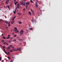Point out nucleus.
I'll return each instance as SVG.
<instances>
[{
    "label": "nucleus",
    "instance_id": "nucleus-1",
    "mask_svg": "<svg viewBox=\"0 0 62 62\" xmlns=\"http://www.w3.org/2000/svg\"><path fill=\"white\" fill-rule=\"evenodd\" d=\"M23 32H24L22 30L20 31V34L21 35H23Z\"/></svg>",
    "mask_w": 62,
    "mask_h": 62
},
{
    "label": "nucleus",
    "instance_id": "nucleus-2",
    "mask_svg": "<svg viewBox=\"0 0 62 62\" xmlns=\"http://www.w3.org/2000/svg\"><path fill=\"white\" fill-rule=\"evenodd\" d=\"M9 1H10V0H7L6 1V2L5 3V5H6L7 4H8V3H9Z\"/></svg>",
    "mask_w": 62,
    "mask_h": 62
},
{
    "label": "nucleus",
    "instance_id": "nucleus-3",
    "mask_svg": "<svg viewBox=\"0 0 62 62\" xmlns=\"http://www.w3.org/2000/svg\"><path fill=\"white\" fill-rule=\"evenodd\" d=\"M14 31H15L16 33H19V31H18V30H14Z\"/></svg>",
    "mask_w": 62,
    "mask_h": 62
},
{
    "label": "nucleus",
    "instance_id": "nucleus-4",
    "mask_svg": "<svg viewBox=\"0 0 62 62\" xmlns=\"http://www.w3.org/2000/svg\"><path fill=\"white\" fill-rule=\"evenodd\" d=\"M19 7H20V4H19V3H17V8H19Z\"/></svg>",
    "mask_w": 62,
    "mask_h": 62
},
{
    "label": "nucleus",
    "instance_id": "nucleus-5",
    "mask_svg": "<svg viewBox=\"0 0 62 62\" xmlns=\"http://www.w3.org/2000/svg\"><path fill=\"white\" fill-rule=\"evenodd\" d=\"M5 46H3V49H4V51H5V52L6 54H8V53H7L6 51H5Z\"/></svg>",
    "mask_w": 62,
    "mask_h": 62
},
{
    "label": "nucleus",
    "instance_id": "nucleus-6",
    "mask_svg": "<svg viewBox=\"0 0 62 62\" xmlns=\"http://www.w3.org/2000/svg\"><path fill=\"white\" fill-rule=\"evenodd\" d=\"M38 3H35V6L36 7H38Z\"/></svg>",
    "mask_w": 62,
    "mask_h": 62
},
{
    "label": "nucleus",
    "instance_id": "nucleus-7",
    "mask_svg": "<svg viewBox=\"0 0 62 62\" xmlns=\"http://www.w3.org/2000/svg\"><path fill=\"white\" fill-rule=\"evenodd\" d=\"M17 51H21V49L20 48L18 49H17Z\"/></svg>",
    "mask_w": 62,
    "mask_h": 62
},
{
    "label": "nucleus",
    "instance_id": "nucleus-8",
    "mask_svg": "<svg viewBox=\"0 0 62 62\" xmlns=\"http://www.w3.org/2000/svg\"><path fill=\"white\" fill-rule=\"evenodd\" d=\"M9 46L10 47H11V48H14V47H13L12 45Z\"/></svg>",
    "mask_w": 62,
    "mask_h": 62
},
{
    "label": "nucleus",
    "instance_id": "nucleus-9",
    "mask_svg": "<svg viewBox=\"0 0 62 62\" xmlns=\"http://www.w3.org/2000/svg\"><path fill=\"white\" fill-rule=\"evenodd\" d=\"M17 13L18 14V15H19V16H20V15H21V13H18V12Z\"/></svg>",
    "mask_w": 62,
    "mask_h": 62
},
{
    "label": "nucleus",
    "instance_id": "nucleus-10",
    "mask_svg": "<svg viewBox=\"0 0 62 62\" xmlns=\"http://www.w3.org/2000/svg\"><path fill=\"white\" fill-rule=\"evenodd\" d=\"M14 21H13L12 22H11V23L12 24H13V23H14Z\"/></svg>",
    "mask_w": 62,
    "mask_h": 62
},
{
    "label": "nucleus",
    "instance_id": "nucleus-11",
    "mask_svg": "<svg viewBox=\"0 0 62 62\" xmlns=\"http://www.w3.org/2000/svg\"><path fill=\"white\" fill-rule=\"evenodd\" d=\"M18 22L19 23H20V24H22V22L18 21Z\"/></svg>",
    "mask_w": 62,
    "mask_h": 62
},
{
    "label": "nucleus",
    "instance_id": "nucleus-12",
    "mask_svg": "<svg viewBox=\"0 0 62 62\" xmlns=\"http://www.w3.org/2000/svg\"><path fill=\"white\" fill-rule=\"evenodd\" d=\"M29 14H30V15H31V13L30 12H29L28 13Z\"/></svg>",
    "mask_w": 62,
    "mask_h": 62
},
{
    "label": "nucleus",
    "instance_id": "nucleus-13",
    "mask_svg": "<svg viewBox=\"0 0 62 62\" xmlns=\"http://www.w3.org/2000/svg\"><path fill=\"white\" fill-rule=\"evenodd\" d=\"M18 3V2L17 1V2H16L15 3V4L16 6V4H17V3Z\"/></svg>",
    "mask_w": 62,
    "mask_h": 62
},
{
    "label": "nucleus",
    "instance_id": "nucleus-14",
    "mask_svg": "<svg viewBox=\"0 0 62 62\" xmlns=\"http://www.w3.org/2000/svg\"><path fill=\"white\" fill-rule=\"evenodd\" d=\"M16 13V10H15L14 12V14H15V13Z\"/></svg>",
    "mask_w": 62,
    "mask_h": 62
},
{
    "label": "nucleus",
    "instance_id": "nucleus-15",
    "mask_svg": "<svg viewBox=\"0 0 62 62\" xmlns=\"http://www.w3.org/2000/svg\"><path fill=\"white\" fill-rule=\"evenodd\" d=\"M26 4H27V5H29V2H28V3L26 2Z\"/></svg>",
    "mask_w": 62,
    "mask_h": 62
},
{
    "label": "nucleus",
    "instance_id": "nucleus-16",
    "mask_svg": "<svg viewBox=\"0 0 62 62\" xmlns=\"http://www.w3.org/2000/svg\"><path fill=\"white\" fill-rule=\"evenodd\" d=\"M19 40L20 41H23V40L22 39H20Z\"/></svg>",
    "mask_w": 62,
    "mask_h": 62
},
{
    "label": "nucleus",
    "instance_id": "nucleus-17",
    "mask_svg": "<svg viewBox=\"0 0 62 62\" xmlns=\"http://www.w3.org/2000/svg\"><path fill=\"white\" fill-rule=\"evenodd\" d=\"M4 22H5V23H8V21H4Z\"/></svg>",
    "mask_w": 62,
    "mask_h": 62
},
{
    "label": "nucleus",
    "instance_id": "nucleus-18",
    "mask_svg": "<svg viewBox=\"0 0 62 62\" xmlns=\"http://www.w3.org/2000/svg\"><path fill=\"white\" fill-rule=\"evenodd\" d=\"M7 7H8V9H9V10H10V9H9V6L8 5L7 6Z\"/></svg>",
    "mask_w": 62,
    "mask_h": 62
},
{
    "label": "nucleus",
    "instance_id": "nucleus-19",
    "mask_svg": "<svg viewBox=\"0 0 62 62\" xmlns=\"http://www.w3.org/2000/svg\"><path fill=\"white\" fill-rule=\"evenodd\" d=\"M21 4L22 5H23V2H21Z\"/></svg>",
    "mask_w": 62,
    "mask_h": 62
},
{
    "label": "nucleus",
    "instance_id": "nucleus-20",
    "mask_svg": "<svg viewBox=\"0 0 62 62\" xmlns=\"http://www.w3.org/2000/svg\"><path fill=\"white\" fill-rule=\"evenodd\" d=\"M23 6H25V3L24 2L23 3Z\"/></svg>",
    "mask_w": 62,
    "mask_h": 62
},
{
    "label": "nucleus",
    "instance_id": "nucleus-21",
    "mask_svg": "<svg viewBox=\"0 0 62 62\" xmlns=\"http://www.w3.org/2000/svg\"><path fill=\"white\" fill-rule=\"evenodd\" d=\"M10 47H8V49H10Z\"/></svg>",
    "mask_w": 62,
    "mask_h": 62
},
{
    "label": "nucleus",
    "instance_id": "nucleus-22",
    "mask_svg": "<svg viewBox=\"0 0 62 62\" xmlns=\"http://www.w3.org/2000/svg\"><path fill=\"white\" fill-rule=\"evenodd\" d=\"M9 52H13V50H10L9 51Z\"/></svg>",
    "mask_w": 62,
    "mask_h": 62
},
{
    "label": "nucleus",
    "instance_id": "nucleus-23",
    "mask_svg": "<svg viewBox=\"0 0 62 62\" xmlns=\"http://www.w3.org/2000/svg\"><path fill=\"white\" fill-rule=\"evenodd\" d=\"M30 1H31V3H33V1H32V0H31Z\"/></svg>",
    "mask_w": 62,
    "mask_h": 62
},
{
    "label": "nucleus",
    "instance_id": "nucleus-24",
    "mask_svg": "<svg viewBox=\"0 0 62 62\" xmlns=\"http://www.w3.org/2000/svg\"><path fill=\"white\" fill-rule=\"evenodd\" d=\"M31 10L32 11V12H33V10L32 9V8H31Z\"/></svg>",
    "mask_w": 62,
    "mask_h": 62
},
{
    "label": "nucleus",
    "instance_id": "nucleus-25",
    "mask_svg": "<svg viewBox=\"0 0 62 62\" xmlns=\"http://www.w3.org/2000/svg\"><path fill=\"white\" fill-rule=\"evenodd\" d=\"M8 26H9V27L10 26H11L10 25V24H8Z\"/></svg>",
    "mask_w": 62,
    "mask_h": 62
},
{
    "label": "nucleus",
    "instance_id": "nucleus-26",
    "mask_svg": "<svg viewBox=\"0 0 62 62\" xmlns=\"http://www.w3.org/2000/svg\"><path fill=\"white\" fill-rule=\"evenodd\" d=\"M15 18H16V16H15L13 18V19H15Z\"/></svg>",
    "mask_w": 62,
    "mask_h": 62
},
{
    "label": "nucleus",
    "instance_id": "nucleus-27",
    "mask_svg": "<svg viewBox=\"0 0 62 62\" xmlns=\"http://www.w3.org/2000/svg\"><path fill=\"white\" fill-rule=\"evenodd\" d=\"M1 59H2V57H0V61L1 60Z\"/></svg>",
    "mask_w": 62,
    "mask_h": 62
},
{
    "label": "nucleus",
    "instance_id": "nucleus-28",
    "mask_svg": "<svg viewBox=\"0 0 62 62\" xmlns=\"http://www.w3.org/2000/svg\"><path fill=\"white\" fill-rule=\"evenodd\" d=\"M32 14H33V15H34V12L33 11V12H32Z\"/></svg>",
    "mask_w": 62,
    "mask_h": 62
},
{
    "label": "nucleus",
    "instance_id": "nucleus-29",
    "mask_svg": "<svg viewBox=\"0 0 62 62\" xmlns=\"http://www.w3.org/2000/svg\"><path fill=\"white\" fill-rule=\"evenodd\" d=\"M29 31H28V30H27L26 31V33H28V32H29Z\"/></svg>",
    "mask_w": 62,
    "mask_h": 62
},
{
    "label": "nucleus",
    "instance_id": "nucleus-30",
    "mask_svg": "<svg viewBox=\"0 0 62 62\" xmlns=\"http://www.w3.org/2000/svg\"><path fill=\"white\" fill-rule=\"evenodd\" d=\"M30 30H33V29H32V28H31L30 29Z\"/></svg>",
    "mask_w": 62,
    "mask_h": 62
},
{
    "label": "nucleus",
    "instance_id": "nucleus-31",
    "mask_svg": "<svg viewBox=\"0 0 62 62\" xmlns=\"http://www.w3.org/2000/svg\"><path fill=\"white\" fill-rule=\"evenodd\" d=\"M12 41H11V40H10L9 41V43H10V42H11Z\"/></svg>",
    "mask_w": 62,
    "mask_h": 62
},
{
    "label": "nucleus",
    "instance_id": "nucleus-32",
    "mask_svg": "<svg viewBox=\"0 0 62 62\" xmlns=\"http://www.w3.org/2000/svg\"><path fill=\"white\" fill-rule=\"evenodd\" d=\"M9 38H10V37H7V39H9Z\"/></svg>",
    "mask_w": 62,
    "mask_h": 62
},
{
    "label": "nucleus",
    "instance_id": "nucleus-33",
    "mask_svg": "<svg viewBox=\"0 0 62 62\" xmlns=\"http://www.w3.org/2000/svg\"><path fill=\"white\" fill-rule=\"evenodd\" d=\"M25 8H24L23 9V11L24 12V10H25Z\"/></svg>",
    "mask_w": 62,
    "mask_h": 62
},
{
    "label": "nucleus",
    "instance_id": "nucleus-34",
    "mask_svg": "<svg viewBox=\"0 0 62 62\" xmlns=\"http://www.w3.org/2000/svg\"><path fill=\"white\" fill-rule=\"evenodd\" d=\"M13 51H17V49H15L13 50Z\"/></svg>",
    "mask_w": 62,
    "mask_h": 62
},
{
    "label": "nucleus",
    "instance_id": "nucleus-35",
    "mask_svg": "<svg viewBox=\"0 0 62 62\" xmlns=\"http://www.w3.org/2000/svg\"><path fill=\"white\" fill-rule=\"evenodd\" d=\"M14 36L15 37H17V35H14Z\"/></svg>",
    "mask_w": 62,
    "mask_h": 62
},
{
    "label": "nucleus",
    "instance_id": "nucleus-36",
    "mask_svg": "<svg viewBox=\"0 0 62 62\" xmlns=\"http://www.w3.org/2000/svg\"><path fill=\"white\" fill-rule=\"evenodd\" d=\"M3 38L4 39H6V37H3Z\"/></svg>",
    "mask_w": 62,
    "mask_h": 62
},
{
    "label": "nucleus",
    "instance_id": "nucleus-37",
    "mask_svg": "<svg viewBox=\"0 0 62 62\" xmlns=\"http://www.w3.org/2000/svg\"><path fill=\"white\" fill-rule=\"evenodd\" d=\"M14 29H17V28H15Z\"/></svg>",
    "mask_w": 62,
    "mask_h": 62
},
{
    "label": "nucleus",
    "instance_id": "nucleus-38",
    "mask_svg": "<svg viewBox=\"0 0 62 62\" xmlns=\"http://www.w3.org/2000/svg\"><path fill=\"white\" fill-rule=\"evenodd\" d=\"M1 41L2 42H4V40H2Z\"/></svg>",
    "mask_w": 62,
    "mask_h": 62
},
{
    "label": "nucleus",
    "instance_id": "nucleus-39",
    "mask_svg": "<svg viewBox=\"0 0 62 62\" xmlns=\"http://www.w3.org/2000/svg\"><path fill=\"white\" fill-rule=\"evenodd\" d=\"M12 20H13V21H14V19H13V18Z\"/></svg>",
    "mask_w": 62,
    "mask_h": 62
},
{
    "label": "nucleus",
    "instance_id": "nucleus-40",
    "mask_svg": "<svg viewBox=\"0 0 62 62\" xmlns=\"http://www.w3.org/2000/svg\"><path fill=\"white\" fill-rule=\"evenodd\" d=\"M32 22H34V21H33V20H32Z\"/></svg>",
    "mask_w": 62,
    "mask_h": 62
},
{
    "label": "nucleus",
    "instance_id": "nucleus-41",
    "mask_svg": "<svg viewBox=\"0 0 62 62\" xmlns=\"http://www.w3.org/2000/svg\"><path fill=\"white\" fill-rule=\"evenodd\" d=\"M14 2H16V0H14Z\"/></svg>",
    "mask_w": 62,
    "mask_h": 62
},
{
    "label": "nucleus",
    "instance_id": "nucleus-42",
    "mask_svg": "<svg viewBox=\"0 0 62 62\" xmlns=\"http://www.w3.org/2000/svg\"><path fill=\"white\" fill-rule=\"evenodd\" d=\"M14 40L15 41H16V40Z\"/></svg>",
    "mask_w": 62,
    "mask_h": 62
},
{
    "label": "nucleus",
    "instance_id": "nucleus-43",
    "mask_svg": "<svg viewBox=\"0 0 62 62\" xmlns=\"http://www.w3.org/2000/svg\"><path fill=\"white\" fill-rule=\"evenodd\" d=\"M19 11V10H17L16 11V12H17Z\"/></svg>",
    "mask_w": 62,
    "mask_h": 62
},
{
    "label": "nucleus",
    "instance_id": "nucleus-44",
    "mask_svg": "<svg viewBox=\"0 0 62 62\" xmlns=\"http://www.w3.org/2000/svg\"><path fill=\"white\" fill-rule=\"evenodd\" d=\"M8 36H9V37H10V35L8 34Z\"/></svg>",
    "mask_w": 62,
    "mask_h": 62
},
{
    "label": "nucleus",
    "instance_id": "nucleus-45",
    "mask_svg": "<svg viewBox=\"0 0 62 62\" xmlns=\"http://www.w3.org/2000/svg\"><path fill=\"white\" fill-rule=\"evenodd\" d=\"M5 43H6V42H4L3 43V44H5Z\"/></svg>",
    "mask_w": 62,
    "mask_h": 62
},
{
    "label": "nucleus",
    "instance_id": "nucleus-46",
    "mask_svg": "<svg viewBox=\"0 0 62 62\" xmlns=\"http://www.w3.org/2000/svg\"><path fill=\"white\" fill-rule=\"evenodd\" d=\"M8 59H10V57H8Z\"/></svg>",
    "mask_w": 62,
    "mask_h": 62
},
{
    "label": "nucleus",
    "instance_id": "nucleus-47",
    "mask_svg": "<svg viewBox=\"0 0 62 62\" xmlns=\"http://www.w3.org/2000/svg\"><path fill=\"white\" fill-rule=\"evenodd\" d=\"M10 62H13L12 61H10Z\"/></svg>",
    "mask_w": 62,
    "mask_h": 62
},
{
    "label": "nucleus",
    "instance_id": "nucleus-48",
    "mask_svg": "<svg viewBox=\"0 0 62 62\" xmlns=\"http://www.w3.org/2000/svg\"><path fill=\"white\" fill-rule=\"evenodd\" d=\"M37 1V2H38V0H36Z\"/></svg>",
    "mask_w": 62,
    "mask_h": 62
},
{
    "label": "nucleus",
    "instance_id": "nucleus-49",
    "mask_svg": "<svg viewBox=\"0 0 62 62\" xmlns=\"http://www.w3.org/2000/svg\"><path fill=\"white\" fill-rule=\"evenodd\" d=\"M8 54H9V52H8Z\"/></svg>",
    "mask_w": 62,
    "mask_h": 62
},
{
    "label": "nucleus",
    "instance_id": "nucleus-50",
    "mask_svg": "<svg viewBox=\"0 0 62 62\" xmlns=\"http://www.w3.org/2000/svg\"><path fill=\"white\" fill-rule=\"evenodd\" d=\"M26 7H27V5H26Z\"/></svg>",
    "mask_w": 62,
    "mask_h": 62
},
{
    "label": "nucleus",
    "instance_id": "nucleus-51",
    "mask_svg": "<svg viewBox=\"0 0 62 62\" xmlns=\"http://www.w3.org/2000/svg\"><path fill=\"white\" fill-rule=\"evenodd\" d=\"M7 43H6L5 44V45H6V44H7Z\"/></svg>",
    "mask_w": 62,
    "mask_h": 62
},
{
    "label": "nucleus",
    "instance_id": "nucleus-52",
    "mask_svg": "<svg viewBox=\"0 0 62 62\" xmlns=\"http://www.w3.org/2000/svg\"><path fill=\"white\" fill-rule=\"evenodd\" d=\"M7 45H9V44H7Z\"/></svg>",
    "mask_w": 62,
    "mask_h": 62
},
{
    "label": "nucleus",
    "instance_id": "nucleus-53",
    "mask_svg": "<svg viewBox=\"0 0 62 62\" xmlns=\"http://www.w3.org/2000/svg\"><path fill=\"white\" fill-rule=\"evenodd\" d=\"M2 21V20H1V19H0V21Z\"/></svg>",
    "mask_w": 62,
    "mask_h": 62
},
{
    "label": "nucleus",
    "instance_id": "nucleus-54",
    "mask_svg": "<svg viewBox=\"0 0 62 62\" xmlns=\"http://www.w3.org/2000/svg\"><path fill=\"white\" fill-rule=\"evenodd\" d=\"M20 38V37H17V38Z\"/></svg>",
    "mask_w": 62,
    "mask_h": 62
},
{
    "label": "nucleus",
    "instance_id": "nucleus-55",
    "mask_svg": "<svg viewBox=\"0 0 62 62\" xmlns=\"http://www.w3.org/2000/svg\"><path fill=\"white\" fill-rule=\"evenodd\" d=\"M1 47H2V46H1Z\"/></svg>",
    "mask_w": 62,
    "mask_h": 62
},
{
    "label": "nucleus",
    "instance_id": "nucleus-56",
    "mask_svg": "<svg viewBox=\"0 0 62 62\" xmlns=\"http://www.w3.org/2000/svg\"><path fill=\"white\" fill-rule=\"evenodd\" d=\"M2 36H3V34H2Z\"/></svg>",
    "mask_w": 62,
    "mask_h": 62
},
{
    "label": "nucleus",
    "instance_id": "nucleus-57",
    "mask_svg": "<svg viewBox=\"0 0 62 62\" xmlns=\"http://www.w3.org/2000/svg\"><path fill=\"white\" fill-rule=\"evenodd\" d=\"M27 7H26V9H27Z\"/></svg>",
    "mask_w": 62,
    "mask_h": 62
},
{
    "label": "nucleus",
    "instance_id": "nucleus-58",
    "mask_svg": "<svg viewBox=\"0 0 62 62\" xmlns=\"http://www.w3.org/2000/svg\"><path fill=\"white\" fill-rule=\"evenodd\" d=\"M7 29H8V27H7Z\"/></svg>",
    "mask_w": 62,
    "mask_h": 62
},
{
    "label": "nucleus",
    "instance_id": "nucleus-59",
    "mask_svg": "<svg viewBox=\"0 0 62 62\" xmlns=\"http://www.w3.org/2000/svg\"><path fill=\"white\" fill-rule=\"evenodd\" d=\"M0 10H1V8H0Z\"/></svg>",
    "mask_w": 62,
    "mask_h": 62
},
{
    "label": "nucleus",
    "instance_id": "nucleus-60",
    "mask_svg": "<svg viewBox=\"0 0 62 62\" xmlns=\"http://www.w3.org/2000/svg\"><path fill=\"white\" fill-rule=\"evenodd\" d=\"M4 8H5V6H4Z\"/></svg>",
    "mask_w": 62,
    "mask_h": 62
},
{
    "label": "nucleus",
    "instance_id": "nucleus-61",
    "mask_svg": "<svg viewBox=\"0 0 62 62\" xmlns=\"http://www.w3.org/2000/svg\"><path fill=\"white\" fill-rule=\"evenodd\" d=\"M11 31H12V30H11Z\"/></svg>",
    "mask_w": 62,
    "mask_h": 62
},
{
    "label": "nucleus",
    "instance_id": "nucleus-62",
    "mask_svg": "<svg viewBox=\"0 0 62 62\" xmlns=\"http://www.w3.org/2000/svg\"><path fill=\"white\" fill-rule=\"evenodd\" d=\"M8 23H9H9L8 22Z\"/></svg>",
    "mask_w": 62,
    "mask_h": 62
},
{
    "label": "nucleus",
    "instance_id": "nucleus-63",
    "mask_svg": "<svg viewBox=\"0 0 62 62\" xmlns=\"http://www.w3.org/2000/svg\"><path fill=\"white\" fill-rule=\"evenodd\" d=\"M3 60L2 61V62H3Z\"/></svg>",
    "mask_w": 62,
    "mask_h": 62
},
{
    "label": "nucleus",
    "instance_id": "nucleus-64",
    "mask_svg": "<svg viewBox=\"0 0 62 62\" xmlns=\"http://www.w3.org/2000/svg\"><path fill=\"white\" fill-rule=\"evenodd\" d=\"M13 34H14V33H13Z\"/></svg>",
    "mask_w": 62,
    "mask_h": 62
}]
</instances>
